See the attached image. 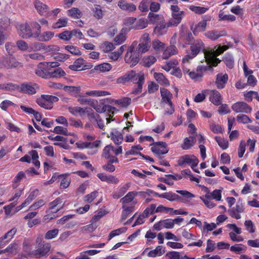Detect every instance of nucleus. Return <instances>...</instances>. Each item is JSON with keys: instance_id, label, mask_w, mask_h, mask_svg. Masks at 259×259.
I'll return each instance as SVG.
<instances>
[{"instance_id": "c756f323", "label": "nucleus", "mask_w": 259, "mask_h": 259, "mask_svg": "<svg viewBox=\"0 0 259 259\" xmlns=\"http://www.w3.org/2000/svg\"><path fill=\"white\" fill-rule=\"evenodd\" d=\"M148 18L150 23L151 24H158L164 21V18L162 16L158 14H155L152 12H150L148 14Z\"/></svg>"}, {"instance_id": "7ed1b4c3", "label": "nucleus", "mask_w": 259, "mask_h": 259, "mask_svg": "<svg viewBox=\"0 0 259 259\" xmlns=\"http://www.w3.org/2000/svg\"><path fill=\"white\" fill-rule=\"evenodd\" d=\"M137 43L134 41L128 47L127 52L124 56V61L130 66L133 67L136 65L140 60V55L135 51V47Z\"/></svg>"}, {"instance_id": "c9c22d12", "label": "nucleus", "mask_w": 259, "mask_h": 259, "mask_svg": "<svg viewBox=\"0 0 259 259\" xmlns=\"http://www.w3.org/2000/svg\"><path fill=\"white\" fill-rule=\"evenodd\" d=\"M26 178V175L23 171H19L13 180L12 187L13 189L17 188L19 185V182L23 179Z\"/></svg>"}, {"instance_id": "774afa93", "label": "nucleus", "mask_w": 259, "mask_h": 259, "mask_svg": "<svg viewBox=\"0 0 259 259\" xmlns=\"http://www.w3.org/2000/svg\"><path fill=\"white\" fill-rule=\"evenodd\" d=\"M155 208L156 204H151L144 210L143 213L145 216L148 217L149 214L152 215L156 213Z\"/></svg>"}, {"instance_id": "ea45409f", "label": "nucleus", "mask_w": 259, "mask_h": 259, "mask_svg": "<svg viewBox=\"0 0 259 259\" xmlns=\"http://www.w3.org/2000/svg\"><path fill=\"white\" fill-rule=\"evenodd\" d=\"M193 57L191 54L185 55L182 59V69L183 72H189V68L187 67L188 65L190 64V60L193 59Z\"/></svg>"}, {"instance_id": "aec40b11", "label": "nucleus", "mask_w": 259, "mask_h": 259, "mask_svg": "<svg viewBox=\"0 0 259 259\" xmlns=\"http://www.w3.org/2000/svg\"><path fill=\"white\" fill-rule=\"evenodd\" d=\"M204 35L207 38L214 41L222 36H226L227 33L224 30L220 32L216 30H209L206 32Z\"/></svg>"}, {"instance_id": "6ab92c4d", "label": "nucleus", "mask_w": 259, "mask_h": 259, "mask_svg": "<svg viewBox=\"0 0 259 259\" xmlns=\"http://www.w3.org/2000/svg\"><path fill=\"white\" fill-rule=\"evenodd\" d=\"M34 6L39 15L44 16L49 13V8L48 6L39 0H35L34 2Z\"/></svg>"}, {"instance_id": "4468645a", "label": "nucleus", "mask_w": 259, "mask_h": 259, "mask_svg": "<svg viewBox=\"0 0 259 259\" xmlns=\"http://www.w3.org/2000/svg\"><path fill=\"white\" fill-rule=\"evenodd\" d=\"M48 62L39 63L35 69L36 74L43 78L48 79L50 73Z\"/></svg>"}, {"instance_id": "79ce46f5", "label": "nucleus", "mask_w": 259, "mask_h": 259, "mask_svg": "<svg viewBox=\"0 0 259 259\" xmlns=\"http://www.w3.org/2000/svg\"><path fill=\"white\" fill-rule=\"evenodd\" d=\"M131 70L127 71L123 75L118 77L116 79V82L118 84H125L130 82L131 77H132Z\"/></svg>"}, {"instance_id": "bb28decb", "label": "nucleus", "mask_w": 259, "mask_h": 259, "mask_svg": "<svg viewBox=\"0 0 259 259\" xmlns=\"http://www.w3.org/2000/svg\"><path fill=\"white\" fill-rule=\"evenodd\" d=\"M211 17L208 16H204L203 20L198 22L196 25V27L193 31V33L195 34L196 32L204 31L206 28L207 21H210Z\"/></svg>"}, {"instance_id": "1a4fd4ad", "label": "nucleus", "mask_w": 259, "mask_h": 259, "mask_svg": "<svg viewBox=\"0 0 259 259\" xmlns=\"http://www.w3.org/2000/svg\"><path fill=\"white\" fill-rule=\"evenodd\" d=\"M210 68V67L209 66L200 65L197 67L195 71H190V69H189V72H185L188 74L189 77L195 81H200L203 76V73L208 70Z\"/></svg>"}, {"instance_id": "f03ea898", "label": "nucleus", "mask_w": 259, "mask_h": 259, "mask_svg": "<svg viewBox=\"0 0 259 259\" xmlns=\"http://www.w3.org/2000/svg\"><path fill=\"white\" fill-rule=\"evenodd\" d=\"M94 105L92 106V108L95 109L96 111L98 113H104L107 112L109 116V118H107V123L110 122L111 118L112 117L114 113L118 111V110L112 106L106 105L104 102L101 101L98 102L97 100H95Z\"/></svg>"}, {"instance_id": "20e7f679", "label": "nucleus", "mask_w": 259, "mask_h": 259, "mask_svg": "<svg viewBox=\"0 0 259 259\" xmlns=\"http://www.w3.org/2000/svg\"><path fill=\"white\" fill-rule=\"evenodd\" d=\"M132 77L130 82L137 84V87L132 91V94H139L142 92L143 85L145 82V76L143 73H137L134 70H131Z\"/></svg>"}, {"instance_id": "2f4dec72", "label": "nucleus", "mask_w": 259, "mask_h": 259, "mask_svg": "<svg viewBox=\"0 0 259 259\" xmlns=\"http://www.w3.org/2000/svg\"><path fill=\"white\" fill-rule=\"evenodd\" d=\"M65 75V72L61 68L59 67L50 71L48 78H60Z\"/></svg>"}, {"instance_id": "7c9ffc66", "label": "nucleus", "mask_w": 259, "mask_h": 259, "mask_svg": "<svg viewBox=\"0 0 259 259\" xmlns=\"http://www.w3.org/2000/svg\"><path fill=\"white\" fill-rule=\"evenodd\" d=\"M138 192L137 191H131L126 194V195L120 199L122 203L131 204L134 201L135 197L138 195Z\"/></svg>"}, {"instance_id": "72a5a7b5", "label": "nucleus", "mask_w": 259, "mask_h": 259, "mask_svg": "<svg viewBox=\"0 0 259 259\" xmlns=\"http://www.w3.org/2000/svg\"><path fill=\"white\" fill-rule=\"evenodd\" d=\"M154 78L161 85H169V80L161 73L155 72L154 74Z\"/></svg>"}, {"instance_id": "13d9d810", "label": "nucleus", "mask_w": 259, "mask_h": 259, "mask_svg": "<svg viewBox=\"0 0 259 259\" xmlns=\"http://www.w3.org/2000/svg\"><path fill=\"white\" fill-rule=\"evenodd\" d=\"M236 120L239 123L246 124L251 123L252 120L246 114H240L236 116Z\"/></svg>"}, {"instance_id": "a878e982", "label": "nucleus", "mask_w": 259, "mask_h": 259, "mask_svg": "<svg viewBox=\"0 0 259 259\" xmlns=\"http://www.w3.org/2000/svg\"><path fill=\"white\" fill-rule=\"evenodd\" d=\"M196 143V139L194 136H190L184 139L181 148L183 150H188L191 148Z\"/></svg>"}, {"instance_id": "ddd939ff", "label": "nucleus", "mask_w": 259, "mask_h": 259, "mask_svg": "<svg viewBox=\"0 0 259 259\" xmlns=\"http://www.w3.org/2000/svg\"><path fill=\"white\" fill-rule=\"evenodd\" d=\"M244 207L241 201L239 200L235 206L228 209L229 215L233 218L239 220L241 218V213L244 212Z\"/></svg>"}, {"instance_id": "f8f14e48", "label": "nucleus", "mask_w": 259, "mask_h": 259, "mask_svg": "<svg viewBox=\"0 0 259 259\" xmlns=\"http://www.w3.org/2000/svg\"><path fill=\"white\" fill-rule=\"evenodd\" d=\"M18 30L19 35L23 38L27 39L30 37L34 38V35L32 33V30L28 23L26 22L19 25Z\"/></svg>"}, {"instance_id": "412c9836", "label": "nucleus", "mask_w": 259, "mask_h": 259, "mask_svg": "<svg viewBox=\"0 0 259 259\" xmlns=\"http://www.w3.org/2000/svg\"><path fill=\"white\" fill-rule=\"evenodd\" d=\"M170 10L171 11L172 18L181 21L185 15L184 11H181L180 8L177 5H171Z\"/></svg>"}, {"instance_id": "4be33fe9", "label": "nucleus", "mask_w": 259, "mask_h": 259, "mask_svg": "<svg viewBox=\"0 0 259 259\" xmlns=\"http://www.w3.org/2000/svg\"><path fill=\"white\" fill-rule=\"evenodd\" d=\"M118 6L122 10L128 12H133L136 10V6L133 3H128L124 0H121L118 3Z\"/></svg>"}, {"instance_id": "603ef678", "label": "nucleus", "mask_w": 259, "mask_h": 259, "mask_svg": "<svg viewBox=\"0 0 259 259\" xmlns=\"http://www.w3.org/2000/svg\"><path fill=\"white\" fill-rule=\"evenodd\" d=\"M156 61V59L153 56H145L143 59V65L149 67Z\"/></svg>"}, {"instance_id": "052dcab7", "label": "nucleus", "mask_w": 259, "mask_h": 259, "mask_svg": "<svg viewBox=\"0 0 259 259\" xmlns=\"http://www.w3.org/2000/svg\"><path fill=\"white\" fill-rule=\"evenodd\" d=\"M189 9L197 14H202L208 10V8L195 6L191 5L189 7Z\"/></svg>"}, {"instance_id": "bf43d9fd", "label": "nucleus", "mask_w": 259, "mask_h": 259, "mask_svg": "<svg viewBox=\"0 0 259 259\" xmlns=\"http://www.w3.org/2000/svg\"><path fill=\"white\" fill-rule=\"evenodd\" d=\"M214 139L222 149L225 150L228 148L229 143L227 140L218 136L215 137Z\"/></svg>"}, {"instance_id": "6e6d98bb", "label": "nucleus", "mask_w": 259, "mask_h": 259, "mask_svg": "<svg viewBox=\"0 0 259 259\" xmlns=\"http://www.w3.org/2000/svg\"><path fill=\"white\" fill-rule=\"evenodd\" d=\"M150 47L151 46L149 44L140 42L136 51L140 55V54H144L148 52Z\"/></svg>"}, {"instance_id": "4c0bfd02", "label": "nucleus", "mask_w": 259, "mask_h": 259, "mask_svg": "<svg viewBox=\"0 0 259 259\" xmlns=\"http://www.w3.org/2000/svg\"><path fill=\"white\" fill-rule=\"evenodd\" d=\"M164 253V250L163 249V247L162 246H157L156 247L151 251H150L147 255L149 257H154L157 256H161Z\"/></svg>"}, {"instance_id": "2eb2a0df", "label": "nucleus", "mask_w": 259, "mask_h": 259, "mask_svg": "<svg viewBox=\"0 0 259 259\" xmlns=\"http://www.w3.org/2000/svg\"><path fill=\"white\" fill-rule=\"evenodd\" d=\"M190 46L191 54L195 57L201 51H205V45L201 39H197Z\"/></svg>"}, {"instance_id": "69168bd1", "label": "nucleus", "mask_w": 259, "mask_h": 259, "mask_svg": "<svg viewBox=\"0 0 259 259\" xmlns=\"http://www.w3.org/2000/svg\"><path fill=\"white\" fill-rule=\"evenodd\" d=\"M40 98L44 99V100L48 103H51L52 105H53V103L59 101V98L53 95H42Z\"/></svg>"}, {"instance_id": "49530a36", "label": "nucleus", "mask_w": 259, "mask_h": 259, "mask_svg": "<svg viewBox=\"0 0 259 259\" xmlns=\"http://www.w3.org/2000/svg\"><path fill=\"white\" fill-rule=\"evenodd\" d=\"M68 23V19L67 18H59L57 21L52 25L53 29L60 28L67 26Z\"/></svg>"}, {"instance_id": "a211bd4d", "label": "nucleus", "mask_w": 259, "mask_h": 259, "mask_svg": "<svg viewBox=\"0 0 259 259\" xmlns=\"http://www.w3.org/2000/svg\"><path fill=\"white\" fill-rule=\"evenodd\" d=\"M228 80V75L227 73H219L216 75L215 84L218 89H224Z\"/></svg>"}, {"instance_id": "b1692460", "label": "nucleus", "mask_w": 259, "mask_h": 259, "mask_svg": "<svg viewBox=\"0 0 259 259\" xmlns=\"http://www.w3.org/2000/svg\"><path fill=\"white\" fill-rule=\"evenodd\" d=\"M204 189L206 194L204 196H201L200 198L207 207L209 208H213L215 206V205L214 203L210 201L211 198L209 190L207 187H204Z\"/></svg>"}, {"instance_id": "de8ad7c7", "label": "nucleus", "mask_w": 259, "mask_h": 259, "mask_svg": "<svg viewBox=\"0 0 259 259\" xmlns=\"http://www.w3.org/2000/svg\"><path fill=\"white\" fill-rule=\"evenodd\" d=\"M112 68V66L108 63H103L99 65H96L94 67V69L96 71H100L102 72L110 71Z\"/></svg>"}, {"instance_id": "4d7b16f0", "label": "nucleus", "mask_w": 259, "mask_h": 259, "mask_svg": "<svg viewBox=\"0 0 259 259\" xmlns=\"http://www.w3.org/2000/svg\"><path fill=\"white\" fill-rule=\"evenodd\" d=\"M36 102L39 106L47 110H51L53 107V105H52L51 103L45 101L43 98H39L37 99Z\"/></svg>"}, {"instance_id": "5fc2aeb1", "label": "nucleus", "mask_w": 259, "mask_h": 259, "mask_svg": "<svg viewBox=\"0 0 259 259\" xmlns=\"http://www.w3.org/2000/svg\"><path fill=\"white\" fill-rule=\"evenodd\" d=\"M52 132H54L57 134L63 135L65 136L68 135H72L73 134L68 133L67 127H64L61 126H56L53 131Z\"/></svg>"}, {"instance_id": "5701e85b", "label": "nucleus", "mask_w": 259, "mask_h": 259, "mask_svg": "<svg viewBox=\"0 0 259 259\" xmlns=\"http://www.w3.org/2000/svg\"><path fill=\"white\" fill-rule=\"evenodd\" d=\"M114 147L111 145L106 146L103 150L102 156L106 159L111 160L117 158L114 155Z\"/></svg>"}, {"instance_id": "8fccbe9b", "label": "nucleus", "mask_w": 259, "mask_h": 259, "mask_svg": "<svg viewBox=\"0 0 259 259\" xmlns=\"http://www.w3.org/2000/svg\"><path fill=\"white\" fill-rule=\"evenodd\" d=\"M101 48L104 52L108 53L113 50L115 47L113 43L105 41L101 44Z\"/></svg>"}, {"instance_id": "3c124183", "label": "nucleus", "mask_w": 259, "mask_h": 259, "mask_svg": "<svg viewBox=\"0 0 259 259\" xmlns=\"http://www.w3.org/2000/svg\"><path fill=\"white\" fill-rule=\"evenodd\" d=\"M85 95L90 96L101 97L110 95L107 91H90L85 93Z\"/></svg>"}, {"instance_id": "473e14b6", "label": "nucleus", "mask_w": 259, "mask_h": 259, "mask_svg": "<svg viewBox=\"0 0 259 259\" xmlns=\"http://www.w3.org/2000/svg\"><path fill=\"white\" fill-rule=\"evenodd\" d=\"M119 160L117 158H113L112 159L109 160L106 164L102 166L104 170L110 172H113L115 170V167L112 164L113 163H118Z\"/></svg>"}, {"instance_id": "a18cd8bd", "label": "nucleus", "mask_w": 259, "mask_h": 259, "mask_svg": "<svg viewBox=\"0 0 259 259\" xmlns=\"http://www.w3.org/2000/svg\"><path fill=\"white\" fill-rule=\"evenodd\" d=\"M148 20L145 18L139 19L133 27L135 29L140 30L145 28L148 26Z\"/></svg>"}, {"instance_id": "c03bdc74", "label": "nucleus", "mask_w": 259, "mask_h": 259, "mask_svg": "<svg viewBox=\"0 0 259 259\" xmlns=\"http://www.w3.org/2000/svg\"><path fill=\"white\" fill-rule=\"evenodd\" d=\"M151 0H142L138 6V9L140 12L146 13L150 9Z\"/></svg>"}, {"instance_id": "dca6fc26", "label": "nucleus", "mask_w": 259, "mask_h": 259, "mask_svg": "<svg viewBox=\"0 0 259 259\" xmlns=\"http://www.w3.org/2000/svg\"><path fill=\"white\" fill-rule=\"evenodd\" d=\"M38 89V86L36 83L31 82L23 83L19 87L20 92L28 95L35 94Z\"/></svg>"}, {"instance_id": "c85d7f7f", "label": "nucleus", "mask_w": 259, "mask_h": 259, "mask_svg": "<svg viewBox=\"0 0 259 259\" xmlns=\"http://www.w3.org/2000/svg\"><path fill=\"white\" fill-rule=\"evenodd\" d=\"M84 60L82 58L76 59L72 65L69 66V68L73 71H80L83 70Z\"/></svg>"}, {"instance_id": "cd10ccee", "label": "nucleus", "mask_w": 259, "mask_h": 259, "mask_svg": "<svg viewBox=\"0 0 259 259\" xmlns=\"http://www.w3.org/2000/svg\"><path fill=\"white\" fill-rule=\"evenodd\" d=\"M180 39L186 45H191L194 42V37L189 31H183L181 33Z\"/></svg>"}, {"instance_id": "423d86ee", "label": "nucleus", "mask_w": 259, "mask_h": 259, "mask_svg": "<svg viewBox=\"0 0 259 259\" xmlns=\"http://www.w3.org/2000/svg\"><path fill=\"white\" fill-rule=\"evenodd\" d=\"M161 97V102L163 103L168 104L170 107V109L166 111L167 114H172L175 112L173 104L171 101L172 95L167 89L161 88L160 89Z\"/></svg>"}, {"instance_id": "e433bc0d", "label": "nucleus", "mask_w": 259, "mask_h": 259, "mask_svg": "<svg viewBox=\"0 0 259 259\" xmlns=\"http://www.w3.org/2000/svg\"><path fill=\"white\" fill-rule=\"evenodd\" d=\"M111 139L113 141L114 143L118 145L121 144L123 140V136L121 133L115 131L114 132H112L110 134Z\"/></svg>"}, {"instance_id": "6e6552de", "label": "nucleus", "mask_w": 259, "mask_h": 259, "mask_svg": "<svg viewBox=\"0 0 259 259\" xmlns=\"http://www.w3.org/2000/svg\"><path fill=\"white\" fill-rule=\"evenodd\" d=\"M198 159L195 155L186 154L180 157L178 160V165L180 166H184L186 164H189L191 168H193L198 165Z\"/></svg>"}, {"instance_id": "a19ab883", "label": "nucleus", "mask_w": 259, "mask_h": 259, "mask_svg": "<svg viewBox=\"0 0 259 259\" xmlns=\"http://www.w3.org/2000/svg\"><path fill=\"white\" fill-rule=\"evenodd\" d=\"M68 16L74 19L80 18L82 15L81 12L77 8H72L67 11Z\"/></svg>"}, {"instance_id": "58836bf2", "label": "nucleus", "mask_w": 259, "mask_h": 259, "mask_svg": "<svg viewBox=\"0 0 259 259\" xmlns=\"http://www.w3.org/2000/svg\"><path fill=\"white\" fill-rule=\"evenodd\" d=\"M223 61L226 66L229 69H232L234 67V61L231 54L228 53L226 54L223 58Z\"/></svg>"}, {"instance_id": "680f3d73", "label": "nucleus", "mask_w": 259, "mask_h": 259, "mask_svg": "<svg viewBox=\"0 0 259 259\" xmlns=\"http://www.w3.org/2000/svg\"><path fill=\"white\" fill-rule=\"evenodd\" d=\"M127 230V228L125 227L120 228L114 230L112 231L108 236V240H110L113 237H115L116 236L119 235L122 233H125Z\"/></svg>"}, {"instance_id": "e2e57ef3", "label": "nucleus", "mask_w": 259, "mask_h": 259, "mask_svg": "<svg viewBox=\"0 0 259 259\" xmlns=\"http://www.w3.org/2000/svg\"><path fill=\"white\" fill-rule=\"evenodd\" d=\"M152 44L153 48L156 51H162L165 48V44L158 39L153 40Z\"/></svg>"}, {"instance_id": "39448f33", "label": "nucleus", "mask_w": 259, "mask_h": 259, "mask_svg": "<svg viewBox=\"0 0 259 259\" xmlns=\"http://www.w3.org/2000/svg\"><path fill=\"white\" fill-rule=\"evenodd\" d=\"M22 66V64L12 55L6 56L0 59V69H11Z\"/></svg>"}, {"instance_id": "393cba45", "label": "nucleus", "mask_w": 259, "mask_h": 259, "mask_svg": "<svg viewBox=\"0 0 259 259\" xmlns=\"http://www.w3.org/2000/svg\"><path fill=\"white\" fill-rule=\"evenodd\" d=\"M167 27L165 21L156 25L154 29V33L157 36H161L167 32Z\"/></svg>"}, {"instance_id": "338daca9", "label": "nucleus", "mask_w": 259, "mask_h": 259, "mask_svg": "<svg viewBox=\"0 0 259 259\" xmlns=\"http://www.w3.org/2000/svg\"><path fill=\"white\" fill-rule=\"evenodd\" d=\"M59 233V230L57 229L48 231L45 234V238L47 240H50L56 238Z\"/></svg>"}, {"instance_id": "f257e3e1", "label": "nucleus", "mask_w": 259, "mask_h": 259, "mask_svg": "<svg viewBox=\"0 0 259 259\" xmlns=\"http://www.w3.org/2000/svg\"><path fill=\"white\" fill-rule=\"evenodd\" d=\"M176 192L183 195L184 198H183L176 193L170 191L163 193L162 198H165L170 201H181L185 202L187 201V199H190L195 196L194 194L186 190H177Z\"/></svg>"}, {"instance_id": "0eeeda50", "label": "nucleus", "mask_w": 259, "mask_h": 259, "mask_svg": "<svg viewBox=\"0 0 259 259\" xmlns=\"http://www.w3.org/2000/svg\"><path fill=\"white\" fill-rule=\"evenodd\" d=\"M151 150L159 159H161V155L165 154L168 152L167 145L164 142H156L151 144Z\"/></svg>"}, {"instance_id": "09e8293b", "label": "nucleus", "mask_w": 259, "mask_h": 259, "mask_svg": "<svg viewBox=\"0 0 259 259\" xmlns=\"http://www.w3.org/2000/svg\"><path fill=\"white\" fill-rule=\"evenodd\" d=\"M17 229L13 228L7 233H6L3 237L0 238V241L2 242L5 239H7L6 242L10 241L14 236L17 232Z\"/></svg>"}, {"instance_id": "f3484780", "label": "nucleus", "mask_w": 259, "mask_h": 259, "mask_svg": "<svg viewBox=\"0 0 259 259\" xmlns=\"http://www.w3.org/2000/svg\"><path fill=\"white\" fill-rule=\"evenodd\" d=\"M209 94V100L214 105L219 106L222 103V96L216 90H206Z\"/></svg>"}, {"instance_id": "37998d69", "label": "nucleus", "mask_w": 259, "mask_h": 259, "mask_svg": "<svg viewBox=\"0 0 259 259\" xmlns=\"http://www.w3.org/2000/svg\"><path fill=\"white\" fill-rule=\"evenodd\" d=\"M54 36V33L52 31H46L42 34L39 33V36L35 37L41 41H48L52 38Z\"/></svg>"}, {"instance_id": "9b49d317", "label": "nucleus", "mask_w": 259, "mask_h": 259, "mask_svg": "<svg viewBox=\"0 0 259 259\" xmlns=\"http://www.w3.org/2000/svg\"><path fill=\"white\" fill-rule=\"evenodd\" d=\"M233 111L236 113H250L252 110L251 106L244 102H237L234 103L231 107Z\"/></svg>"}, {"instance_id": "9d476101", "label": "nucleus", "mask_w": 259, "mask_h": 259, "mask_svg": "<svg viewBox=\"0 0 259 259\" xmlns=\"http://www.w3.org/2000/svg\"><path fill=\"white\" fill-rule=\"evenodd\" d=\"M51 247V245L50 243L43 242L39 244L38 247L34 251L33 255L37 258L47 256L50 251Z\"/></svg>"}, {"instance_id": "864d4df0", "label": "nucleus", "mask_w": 259, "mask_h": 259, "mask_svg": "<svg viewBox=\"0 0 259 259\" xmlns=\"http://www.w3.org/2000/svg\"><path fill=\"white\" fill-rule=\"evenodd\" d=\"M115 103L121 107H127L131 103V99L128 97H124L122 99L116 100Z\"/></svg>"}, {"instance_id": "0e129e2a", "label": "nucleus", "mask_w": 259, "mask_h": 259, "mask_svg": "<svg viewBox=\"0 0 259 259\" xmlns=\"http://www.w3.org/2000/svg\"><path fill=\"white\" fill-rule=\"evenodd\" d=\"M128 188L129 186L128 184L124 185L119 189L118 192L117 193H114L113 195V197L114 199H118L121 197L126 192L128 189Z\"/></svg>"}, {"instance_id": "f704fd0d", "label": "nucleus", "mask_w": 259, "mask_h": 259, "mask_svg": "<svg viewBox=\"0 0 259 259\" xmlns=\"http://www.w3.org/2000/svg\"><path fill=\"white\" fill-rule=\"evenodd\" d=\"M62 177L61 178L60 182V188L63 189H66L68 188L71 183V179L69 177V174H64L61 175Z\"/></svg>"}]
</instances>
